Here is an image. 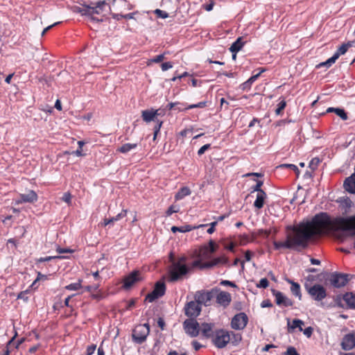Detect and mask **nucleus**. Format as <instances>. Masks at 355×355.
Here are the masks:
<instances>
[{
  "label": "nucleus",
  "mask_w": 355,
  "mask_h": 355,
  "mask_svg": "<svg viewBox=\"0 0 355 355\" xmlns=\"http://www.w3.org/2000/svg\"><path fill=\"white\" fill-rule=\"evenodd\" d=\"M191 229L189 227H176V226H173L171 227V231L173 232V233H175L176 232H189L190 231Z\"/></svg>",
  "instance_id": "35"
},
{
  "label": "nucleus",
  "mask_w": 355,
  "mask_h": 355,
  "mask_svg": "<svg viewBox=\"0 0 355 355\" xmlns=\"http://www.w3.org/2000/svg\"><path fill=\"white\" fill-rule=\"evenodd\" d=\"M349 309H355V294L353 293H347L343 297Z\"/></svg>",
  "instance_id": "25"
},
{
  "label": "nucleus",
  "mask_w": 355,
  "mask_h": 355,
  "mask_svg": "<svg viewBox=\"0 0 355 355\" xmlns=\"http://www.w3.org/2000/svg\"><path fill=\"white\" fill-rule=\"evenodd\" d=\"M320 162V161L319 158H313L309 163V167L311 168V170L314 171L315 169L317 168Z\"/></svg>",
  "instance_id": "36"
},
{
  "label": "nucleus",
  "mask_w": 355,
  "mask_h": 355,
  "mask_svg": "<svg viewBox=\"0 0 355 355\" xmlns=\"http://www.w3.org/2000/svg\"><path fill=\"white\" fill-rule=\"evenodd\" d=\"M201 312V306L197 301H191L185 304V315L190 318H196Z\"/></svg>",
  "instance_id": "13"
},
{
  "label": "nucleus",
  "mask_w": 355,
  "mask_h": 355,
  "mask_svg": "<svg viewBox=\"0 0 355 355\" xmlns=\"http://www.w3.org/2000/svg\"><path fill=\"white\" fill-rule=\"evenodd\" d=\"M342 348L345 350H350L355 347V335L349 334L344 336L341 343Z\"/></svg>",
  "instance_id": "16"
},
{
  "label": "nucleus",
  "mask_w": 355,
  "mask_h": 355,
  "mask_svg": "<svg viewBox=\"0 0 355 355\" xmlns=\"http://www.w3.org/2000/svg\"><path fill=\"white\" fill-rule=\"evenodd\" d=\"M157 111H154L153 109L145 110L141 112V117L145 122L149 123L157 120Z\"/></svg>",
  "instance_id": "19"
},
{
  "label": "nucleus",
  "mask_w": 355,
  "mask_h": 355,
  "mask_svg": "<svg viewBox=\"0 0 355 355\" xmlns=\"http://www.w3.org/2000/svg\"><path fill=\"white\" fill-rule=\"evenodd\" d=\"M37 199V196L36 193L33 191H30L28 193L21 194L20 196V199L16 202L17 204L21 202H33L36 201Z\"/></svg>",
  "instance_id": "20"
},
{
  "label": "nucleus",
  "mask_w": 355,
  "mask_h": 355,
  "mask_svg": "<svg viewBox=\"0 0 355 355\" xmlns=\"http://www.w3.org/2000/svg\"><path fill=\"white\" fill-rule=\"evenodd\" d=\"M186 261H187V258L185 257H182L179 258L178 261H174L172 263H180L181 265H186L185 264Z\"/></svg>",
  "instance_id": "62"
},
{
  "label": "nucleus",
  "mask_w": 355,
  "mask_h": 355,
  "mask_svg": "<svg viewBox=\"0 0 355 355\" xmlns=\"http://www.w3.org/2000/svg\"><path fill=\"white\" fill-rule=\"evenodd\" d=\"M331 228L342 231L355 230V216L337 218L332 224L327 214L316 215L311 221L294 227L287 233L285 241H274L273 245L275 250L285 248L300 250L306 248L313 236L320 234Z\"/></svg>",
  "instance_id": "1"
},
{
  "label": "nucleus",
  "mask_w": 355,
  "mask_h": 355,
  "mask_svg": "<svg viewBox=\"0 0 355 355\" xmlns=\"http://www.w3.org/2000/svg\"><path fill=\"white\" fill-rule=\"evenodd\" d=\"M285 355H300L295 347H288L286 352H285Z\"/></svg>",
  "instance_id": "48"
},
{
  "label": "nucleus",
  "mask_w": 355,
  "mask_h": 355,
  "mask_svg": "<svg viewBox=\"0 0 355 355\" xmlns=\"http://www.w3.org/2000/svg\"><path fill=\"white\" fill-rule=\"evenodd\" d=\"M183 326L185 332L191 337H196L199 334L200 326L196 320L187 319L184 322Z\"/></svg>",
  "instance_id": "9"
},
{
  "label": "nucleus",
  "mask_w": 355,
  "mask_h": 355,
  "mask_svg": "<svg viewBox=\"0 0 355 355\" xmlns=\"http://www.w3.org/2000/svg\"><path fill=\"white\" fill-rule=\"evenodd\" d=\"M96 348V345H92L89 346L87 349V355H92L94 353Z\"/></svg>",
  "instance_id": "52"
},
{
  "label": "nucleus",
  "mask_w": 355,
  "mask_h": 355,
  "mask_svg": "<svg viewBox=\"0 0 355 355\" xmlns=\"http://www.w3.org/2000/svg\"><path fill=\"white\" fill-rule=\"evenodd\" d=\"M279 167H281V168L286 167V168H291L293 171L297 170V167L294 164H282Z\"/></svg>",
  "instance_id": "59"
},
{
  "label": "nucleus",
  "mask_w": 355,
  "mask_h": 355,
  "mask_svg": "<svg viewBox=\"0 0 355 355\" xmlns=\"http://www.w3.org/2000/svg\"><path fill=\"white\" fill-rule=\"evenodd\" d=\"M272 293L275 297V302L277 305L286 307L293 306V301L286 297L282 292L272 290Z\"/></svg>",
  "instance_id": "15"
},
{
  "label": "nucleus",
  "mask_w": 355,
  "mask_h": 355,
  "mask_svg": "<svg viewBox=\"0 0 355 355\" xmlns=\"http://www.w3.org/2000/svg\"><path fill=\"white\" fill-rule=\"evenodd\" d=\"M272 306V304H271V302H270V300H263L262 302H261V307H271Z\"/></svg>",
  "instance_id": "60"
},
{
  "label": "nucleus",
  "mask_w": 355,
  "mask_h": 355,
  "mask_svg": "<svg viewBox=\"0 0 355 355\" xmlns=\"http://www.w3.org/2000/svg\"><path fill=\"white\" fill-rule=\"evenodd\" d=\"M217 290L212 289L211 291H198L194 295V299L197 301L200 306L205 305V306H209L211 301L214 297Z\"/></svg>",
  "instance_id": "3"
},
{
  "label": "nucleus",
  "mask_w": 355,
  "mask_h": 355,
  "mask_svg": "<svg viewBox=\"0 0 355 355\" xmlns=\"http://www.w3.org/2000/svg\"><path fill=\"white\" fill-rule=\"evenodd\" d=\"M214 324L211 323H202L200 327L202 334L207 337H211L213 335Z\"/></svg>",
  "instance_id": "22"
},
{
  "label": "nucleus",
  "mask_w": 355,
  "mask_h": 355,
  "mask_svg": "<svg viewBox=\"0 0 355 355\" xmlns=\"http://www.w3.org/2000/svg\"><path fill=\"white\" fill-rule=\"evenodd\" d=\"M244 42H243L241 37L237 38V40L231 45L230 48V51L232 53H237L239 51L244 45Z\"/></svg>",
  "instance_id": "29"
},
{
  "label": "nucleus",
  "mask_w": 355,
  "mask_h": 355,
  "mask_svg": "<svg viewBox=\"0 0 355 355\" xmlns=\"http://www.w3.org/2000/svg\"><path fill=\"white\" fill-rule=\"evenodd\" d=\"M179 211V207L175 205H171L168 207V210L166 211V215L171 216L173 213H178Z\"/></svg>",
  "instance_id": "42"
},
{
  "label": "nucleus",
  "mask_w": 355,
  "mask_h": 355,
  "mask_svg": "<svg viewBox=\"0 0 355 355\" xmlns=\"http://www.w3.org/2000/svg\"><path fill=\"white\" fill-rule=\"evenodd\" d=\"M154 12L157 17L159 18L166 19L168 17V14L166 11L162 10L160 9H156Z\"/></svg>",
  "instance_id": "37"
},
{
  "label": "nucleus",
  "mask_w": 355,
  "mask_h": 355,
  "mask_svg": "<svg viewBox=\"0 0 355 355\" xmlns=\"http://www.w3.org/2000/svg\"><path fill=\"white\" fill-rule=\"evenodd\" d=\"M313 331V328L311 327H309L304 330V334L308 338H309L311 336Z\"/></svg>",
  "instance_id": "55"
},
{
  "label": "nucleus",
  "mask_w": 355,
  "mask_h": 355,
  "mask_svg": "<svg viewBox=\"0 0 355 355\" xmlns=\"http://www.w3.org/2000/svg\"><path fill=\"white\" fill-rule=\"evenodd\" d=\"M107 6H108V5L105 1H99L96 2L94 6H87L83 15L90 16L92 21H100L101 20L94 17L93 15L101 14Z\"/></svg>",
  "instance_id": "6"
},
{
  "label": "nucleus",
  "mask_w": 355,
  "mask_h": 355,
  "mask_svg": "<svg viewBox=\"0 0 355 355\" xmlns=\"http://www.w3.org/2000/svg\"><path fill=\"white\" fill-rule=\"evenodd\" d=\"M28 293V290H26V291H21L17 295V298L18 299H22L24 301H27L28 300V297H27Z\"/></svg>",
  "instance_id": "49"
},
{
  "label": "nucleus",
  "mask_w": 355,
  "mask_h": 355,
  "mask_svg": "<svg viewBox=\"0 0 355 355\" xmlns=\"http://www.w3.org/2000/svg\"><path fill=\"white\" fill-rule=\"evenodd\" d=\"M137 144H125L117 148V151L121 153H127L132 149L136 148Z\"/></svg>",
  "instance_id": "30"
},
{
  "label": "nucleus",
  "mask_w": 355,
  "mask_h": 355,
  "mask_svg": "<svg viewBox=\"0 0 355 355\" xmlns=\"http://www.w3.org/2000/svg\"><path fill=\"white\" fill-rule=\"evenodd\" d=\"M164 54H160V55H157L156 57H155L154 58L151 59L150 60V62H155V63H159L162 61L164 60Z\"/></svg>",
  "instance_id": "46"
},
{
  "label": "nucleus",
  "mask_w": 355,
  "mask_h": 355,
  "mask_svg": "<svg viewBox=\"0 0 355 355\" xmlns=\"http://www.w3.org/2000/svg\"><path fill=\"white\" fill-rule=\"evenodd\" d=\"M216 302L223 306H227L231 302V295L225 291H220L216 296Z\"/></svg>",
  "instance_id": "17"
},
{
  "label": "nucleus",
  "mask_w": 355,
  "mask_h": 355,
  "mask_svg": "<svg viewBox=\"0 0 355 355\" xmlns=\"http://www.w3.org/2000/svg\"><path fill=\"white\" fill-rule=\"evenodd\" d=\"M305 288L310 296L315 301H321L327 296L326 289L320 284H314L309 286L305 285Z\"/></svg>",
  "instance_id": "5"
},
{
  "label": "nucleus",
  "mask_w": 355,
  "mask_h": 355,
  "mask_svg": "<svg viewBox=\"0 0 355 355\" xmlns=\"http://www.w3.org/2000/svg\"><path fill=\"white\" fill-rule=\"evenodd\" d=\"M98 285L87 286L85 287V290L88 291V292H92V291H96L98 289Z\"/></svg>",
  "instance_id": "58"
},
{
  "label": "nucleus",
  "mask_w": 355,
  "mask_h": 355,
  "mask_svg": "<svg viewBox=\"0 0 355 355\" xmlns=\"http://www.w3.org/2000/svg\"><path fill=\"white\" fill-rule=\"evenodd\" d=\"M210 148V144H205L204 146H202L198 151V155H202L205 152V150H207V149H209Z\"/></svg>",
  "instance_id": "53"
},
{
  "label": "nucleus",
  "mask_w": 355,
  "mask_h": 355,
  "mask_svg": "<svg viewBox=\"0 0 355 355\" xmlns=\"http://www.w3.org/2000/svg\"><path fill=\"white\" fill-rule=\"evenodd\" d=\"M230 335H231V340H230V342L234 345H237L242 340V336L241 334H236L234 332H230Z\"/></svg>",
  "instance_id": "31"
},
{
  "label": "nucleus",
  "mask_w": 355,
  "mask_h": 355,
  "mask_svg": "<svg viewBox=\"0 0 355 355\" xmlns=\"http://www.w3.org/2000/svg\"><path fill=\"white\" fill-rule=\"evenodd\" d=\"M304 325V322L300 319H295L293 320L291 329L299 328L300 331H302V326Z\"/></svg>",
  "instance_id": "34"
},
{
  "label": "nucleus",
  "mask_w": 355,
  "mask_h": 355,
  "mask_svg": "<svg viewBox=\"0 0 355 355\" xmlns=\"http://www.w3.org/2000/svg\"><path fill=\"white\" fill-rule=\"evenodd\" d=\"M206 105V102H200L197 104H192L185 107L184 110L193 109L196 107H204Z\"/></svg>",
  "instance_id": "45"
},
{
  "label": "nucleus",
  "mask_w": 355,
  "mask_h": 355,
  "mask_svg": "<svg viewBox=\"0 0 355 355\" xmlns=\"http://www.w3.org/2000/svg\"><path fill=\"white\" fill-rule=\"evenodd\" d=\"M222 285H224V286H232L233 288H235L236 287V285L232 282H230V281H228V280H223L220 283Z\"/></svg>",
  "instance_id": "56"
},
{
  "label": "nucleus",
  "mask_w": 355,
  "mask_h": 355,
  "mask_svg": "<svg viewBox=\"0 0 355 355\" xmlns=\"http://www.w3.org/2000/svg\"><path fill=\"white\" fill-rule=\"evenodd\" d=\"M126 214H127V210L123 209L121 211V212L118 214L116 216L112 217L109 219H107V218L104 219L103 225L104 226H106L107 225L112 224L113 223L118 221V220H121V218L125 217Z\"/></svg>",
  "instance_id": "24"
},
{
  "label": "nucleus",
  "mask_w": 355,
  "mask_h": 355,
  "mask_svg": "<svg viewBox=\"0 0 355 355\" xmlns=\"http://www.w3.org/2000/svg\"><path fill=\"white\" fill-rule=\"evenodd\" d=\"M227 261L228 260L225 257L214 258V259L205 262L203 264L200 263V261L196 260L193 262L192 267L199 266L200 268H209L218 265L226 264Z\"/></svg>",
  "instance_id": "11"
},
{
  "label": "nucleus",
  "mask_w": 355,
  "mask_h": 355,
  "mask_svg": "<svg viewBox=\"0 0 355 355\" xmlns=\"http://www.w3.org/2000/svg\"><path fill=\"white\" fill-rule=\"evenodd\" d=\"M335 113L339 116L343 120L347 119V115L343 109L337 108L335 110Z\"/></svg>",
  "instance_id": "38"
},
{
  "label": "nucleus",
  "mask_w": 355,
  "mask_h": 355,
  "mask_svg": "<svg viewBox=\"0 0 355 355\" xmlns=\"http://www.w3.org/2000/svg\"><path fill=\"white\" fill-rule=\"evenodd\" d=\"M62 258H65V257H62V256H49V257H42L40 259H39L37 260L38 262H44V261H51L52 259H62Z\"/></svg>",
  "instance_id": "40"
},
{
  "label": "nucleus",
  "mask_w": 355,
  "mask_h": 355,
  "mask_svg": "<svg viewBox=\"0 0 355 355\" xmlns=\"http://www.w3.org/2000/svg\"><path fill=\"white\" fill-rule=\"evenodd\" d=\"M287 282L291 284V291L292 293L294 295H295L296 297H297L299 298V300H301L302 294H301V291H300V284L291 280V279H287Z\"/></svg>",
  "instance_id": "27"
},
{
  "label": "nucleus",
  "mask_w": 355,
  "mask_h": 355,
  "mask_svg": "<svg viewBox=\"0 0 355 355\" xmlns=\"http://www.w3.org/2000/svg\"><path fill=\"white\" fill-rule=\"evenodd\" d=\"M269 282L266 278H262L257 284V287L266 288L268 286Z\"/></svg>",
  "instance_id": "43"
},
{
  "label": "nucleus",
  "mask_w": 355,
  "mask_h": 355,
  "mask_svg": "<svg viewBox=\"0 0 355 355\" xmlns=\"http://www.w3.org/2000/svg\"><path fill=\"white\" fill-rule=\"evenodd\" d=\"M60 23V21H58V22H55V23H54L53 24L50 25V26H47L46 28H45L44 29V31H42V36H44V35H45V33H46L48 31H49V30H50L51 28H52L53 26H56V25L59 24Z\"/></svg>",
  "instance_id": "57"
},
{
  "label": "nucleus",
  "mask_w": 355,
  "mask_h": 355,
  "mask_svg": "<svg viewBox=\"0 0 355 355\" xmlns=\"http://www.w3.org/2000/svg\"><path fill=\"white\" fill-rule=\"evenodd\" d=\"M230 340L231 335L229 331L224 329H219L216 331L213 341L218 348H223L230 342Z\"/></svg>",
  "instance_id": "7"
},
{
  "label": "nucleus",
  "mask_w": 355,
  "mask_h": 355,
  "mask_svg": "<svg viewBox=\"0 0 355 355\" xmlns=\"http://www.w3.org/2000/svg\"><path fill=\"white\" fill-rule=\"evenodd\" d=\"M191 268L180 263H172L169 270L168 281L175 282L182 280L190 271Z\"/></svg>",
  "instance_id": "2"
},
{
  "label": "nucleus",
  "mask_w": 355,
  "mask_h": 355,
  "mask_svg": "<svg viewBox=\"0 0 355 355\" xmlns=\"http://www.w3.org/2000/svg\"><path fill=\"white\" fill-rule=\"evenodd\" d=\"M191 190L187 187H182L175 196V200H180L184 198L185 196L191 194Z\"/></svg>",
  "instance_id": "28"
},
{
  "label": "nucleus",
  "mask_w": 355,
  "mask_h": 355,
  "mask_svg": "<svg viewBox=\"0 0 355 355\" xmlns=\"http://www.w3.org/2000/svg\"><path fill=\"white\" fill-rule=\"evenodd\" d=\"M250 86L251 85H250V83L247 80L241 85V89L245 90L246 89H249Z\"/></svg>",
  "instance_id": "63"
},
{
  "label": "nucleus",
  "mask_w": 355,
  "mask_h": 355,
  "mask_svg": "<svg viewBox=\"0 0 355 355\" xmlns=\"http://www.w3.org/2000/svg\"><path fill=\"white\" fill-rule=\"evenodd\" d=\"M155 122H156V124L153 128V130L156 131V132H159L160 128L162 125L163 121L157 119V121H155Z\"/></svg>",
  "instance_id": "54"
},
{
  "label": "nucleus",
  "mask_w": 355,
  "mask_h": 355,
  "mask_svg": "<svg viewBox=\"0 0 355 355\" xmlns=\"http://www.w3.org/2000/svg\"><path fill=\"white\" fill-rule=\"evenodd\" d=\"M218 248V245L214 241L210 240L208 246H204L200 249V254L205 257H209L210 254L215 252Z\"/></svg>",
  "instance_id": "18"
},
{
  "label": "nucleus",
  "mask_w": 355,
  "mask_h": 355,
  "mask_svg": "<svg viewBox=\"0 0 355 355\" xmlns=\"http://www.w3.org/2000/svg\"><path fill=\"white\" fill-rule=\"evenodd\" d=\"M192 345H193V348L196 351L198 350L202 347V345L198 342H197L196 340L193 341Z\"/></svg>",
  "instance_id": "64"
},
{
  "label": "nucleus",
  "mask_w": 355,
  "mask_h": 355,
  "mask_svg": "<svg viewBox=\"0 0 355 355\" xmlns=\"http://www.w3.org/2000/svg\"><path fill=\"white\" fill-rule=\"evenodd\" d=\"M286 105V103L285 101H282L281 102H279L278 104V107L275 110V113L277 115L280 114L282 110L285 108Z\"/></svg>",
  "instance_id": "41"
},
{
  "label": "nucleus",
  "mask_w": 355,
  "mask_h": 355,
  "mask_svg": "<svg viewBox=\"0 0 355 355\" xmlns=\"http://www.w3.org/2000/svg\"><path fill=\"white\" fill-rule=\"evenodd\" d=\"M263 181L257 180V184L252 188V191H257V193L265 192L261 189V186L263 185Z\"/></svg>",
  "instance_id": "39"
},
{
  "label": "nucleus",
  "mask_w": 355,
  "mask_h": 355,
  "mask_svg": "<svg viewBox=\"0 0 355 355\" xmlns=\"http://www.w3.org/2000/svg\"><path fill=\"white\" fill-rule=\"evenodd\" d=\"M62 200L67 203L68 205H70L71 202V195L69 192H66L64 193L63 196L62 197Z\"/></svg>",
  "instance_id": "44"
},
{
  "label": "nucleus",
  "mask_w": 355,
  "mask_h": 355,
  "mask_svg": "<svg viewBox=\"0 0 355 355\" xmlns=\"http://www.w3.org/2000/svg\"><path fill=\"white\" fill-rule=\"evenodd\" d=\"M265 69H262L259 73H258L256 75H254L252 76H251L248 80V82L250 83V85H252V83H254L257 78L258 77L261 75V73L263 71H265Z\"/></svg>",
  "instance_id": "47"
},
{
  "label": "nucleus",
  "mask_w": 355,
  "mask_h": 355,
  "mask_svg": "<svg viewBox=\"0 0 355 355\" xmlns=\"http://www.w3.org/2000/svg\"><path fill=\"white\" fill-rule=\"evenodd\" d=\"M47 279V275H42L40 272H37V280H46Z\"/></svg>",
  "instance_id": "61"
},
{
  "label": "nucleus",
  "mask_w": 355,
  "mask_h": 355,
  "mask_svg": "<svg viewBox=\"0 0 355 355\" xmlns=\"http://www.w3.org/2000/svg\"><path fill=\"white\" fill-rule=\"evenodd\" d=\"M248 322V318L245 313H239L234 316L231 322L232 328L236 330L243 329Z\"/></svg>",
  "instance_id": "10"
},
{
  "label": "nucleus",
  "mask_w": 355,
  "mask_h": 355,
  "mask_svg": "<svg viewBox=\"0 0 355 355\" xmlns=\"http://www.w3.org/2000/svg\"><path fill=\"white\" fill-rule=\"evenodd\" d=\"M354 44V41H350L347 43L343 44L334 53V56L337 60L340 55H344L349 47H352Z\"/></svg>",
  "instance_id": "23"
},
{
  "label": "nucleus",
  "mask_w": 355,
  "mask_h": 355,
  "mask_svg": "<svg viewBox=\"0 0 355 355\" xmlns=\"http://www.w3.org/2000/svg\"><path fill=\"white\" fill-rule=\"evenodd\" d=\"M349 275L347 274L334 272L330 275L329 281L335 288H340L346 285L349 281Z\"/></svg>",
  "instance_id": "12"
},
{
  "label": "nucleus",
  "mask_w": 355,
  "mask_h": 355,
  "mask_svg": "<svg viewBox=\"0 0 355 355\" xmlns=\"http://www.w3.org/2000/svg\"><path fill=\"white\" fill-rule=\"evenodd\" d=\"M336 61V59L334 58V56L333 55L331 58H329L327 61L325 62H321L320 64H319L318 65V67H329L330 66H331V64H333Z\"/></svg>",
  "instance_id": "33"
},
{
  "label": "nucleus",
  "mask_w": 355,
  "mask_h": 355,
  "mask_svg": "<svg viewBox=\"0 0 355 355\" xmlns=\"http://www.w3.org/2000/svg\"><path fill=\"white\" fill-rule=\"evenodd\" d=\"M343 186L349 193H355V173L345 179Z\"/></svg>",
  "instance_id": "21"
},
{
  "label": "nucleus",
  "mask_w": 355,
  "mask_h": 355,
  "mask_svg": "<svg viewBox=\"0 0 355 355\" xmlns=\"http://www.w3.org/2000/svg\"><path fill=\"white\" fill-rule=\"evenodd\" d=\"M150 327L148 324L137 325L132 333V338L137 343L144 342L149 334Z\"/></svg>",
  "instance_id": "4"
},
{
  "label": "nucleus",
  "mask_w": 355,
  "mask_h": 355,
  "mask_svg": "<svg viewBox=\"0 0 355 355\" xmlns=\"http://www.w3.org/2000/svg\"><path fill=\"white\" fill-rule=\"evenodd\" d=\"M162 71H166L173 67V64L171 62H164L161 65Z\"/></svg>",
  "instance_id": "51"
},
{
  "label": "nucleus",
  "mask_w": 355,
  "mask_h": 355,
  "mask_svg": "<svg viewBox=\"0 0 355 355\" xmlns=\"http://www.w3.org/2000/svg\"><path fill=\"white\" fill-rule=\"evenodd\" d=\"M266 197L267 195L266 192L257 193V198L254 202V206L259 209L262 208Z\"/></svg>",
  "instance_id": "26"
},
{
  "label": "nucleus",
  "mask_w": 355,
  "mask_h": 355,
  "mask_svg": "<svg viewBox=\"0 0 355 355\" xmlns=\"http://www.w3.org/2000/svg\"><path fill=\"white\" fill-rule=\"evenodd\" d=\"M82 287L81 280H78V282L70 284L65 286V288L69 291H77Z\"/></svg>",
  "instance_id": "32"
},
{
  "label": "nucleus",
  "mask_w": 355,
  "mask_h": 355,
  "mask_svg": "<svg viewBox=\"0 0 355 355\" xmlns=\"http://www.w3.org/2000/svg\"><path fill=\"white\" fill-rule=\"evenodd\" d=\"M166 291V286L164 282H157L155 285L153 291L148 293L146 297V300L149 302H153L155 300L163 296Z\"/></svg>",
  "instance_id": "8"
},
{
  "label": "nucleus",
  "mask_w": 355,
  "mask_h": 355,
  "mask_svg": "<svg viewBox=\"0 0 355 355\" xmlns=\"http://www.w3.org/2000/svg\"><path fill=\"white\" fill-rule=\"evenodd\" d=\"M141 279L142 277L141 272L139 270H135L125 277L123 287L125 288H129Z\"/></svg>",
  "instance_id": "14"
},
{
  "label": "nucleus",
  "mask_w": 355,
  "mask_h": 355,
  "mask_svg": "<svg viewBox=\"0 0 355 355\" xmlns=\"http://www.w3.org/2000/svg\"><path fill=\"white\" fill-rule=\"evenodd\" d=\"M56 250L60 254H62V253H72V252H73V250L70 249V248H62L60 247H58Z\"/></svg>",
  "instance_id": "50"
}]
</instances>
